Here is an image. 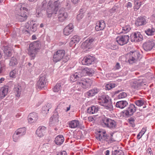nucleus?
<instances>
[{"label":"nucleus","instance_id":"423d86ee","mask_svg":"<svg viewBox=\"0 0 155 155\" xmlns=\"http://www.w3.org/2000/svg\"><path fill=\"white\" fill-rule=\"evenodd\" d=\"M65 51L64 50H59L55 52L53 56V61L55 62L59 61L62 60L64 63L67 62L68 60L65 58Z\"/></svg>","mask_w":155,"mask_h":155},{"label":"nucleus","instance_id":"37998d69","mask_svg":"<svg viewBox=\"0 0 155 155\" xmlns=\"http://www.w3.org/2000/svg\"><path fill=\"white\" fill-rule=\"evenodd\" d=\"M131 28L129 25H126L122 27V32L126 33L128 32L130 30Z\"/></svg>","mask_w":155,"mask_h":155},{"label":"nucleus","instance_id":"1a4fd4ad","mask_svg":"<svg viewBox=\"0 0 155 155\" xmlns=\"http://www.w3.org/2000/svg\"><path fill=\"white\" fill-rule=\"evenodd\" d=\"M37 45L36 42L31 43L29 45L28 53L31 59H34L36 53L39 49V48L37 47Z\"/></svg>","mask_w":155,"mask_h":155},{"label":"nucleus","instance_id":"de8ad7c7","mask_svg":"<svg viewBox=\"0 0 155 155\" xmlns=\"http://www.w3.org/2000/svg\"><path fill=\"white\" fill-rule=\"evenodd\" d=\"M142 3L138 2H137L135 1L134 4L135 5V9L137 10H138L140 8Z\"/></svg>","mask_w":155,"mask_h":155},{"label":"nucleus","instance_id":"473e14b6","mask_svg":"<svg viewBox=\"0 0 155 155\" xmlns=\"http://www.w3.org/2000/svg\"><path fill=\"white\" fill-rule=\"evenodd\" d=\"M128 104V102L125 101H120L117 102L116 107L121 109H123Z\"/></svg>","mask_w":155,"mask_h":155},{"label":"nucleus","instance_id":"f257e3e1","mask_svg":"<svg viewBox=\"0 0 155 155\" xmlns=\"http://www.w3.org/2000/svg\"><path fill=\"white\" fill-rule=\"evenodd\" d=\"M15 9L16 19L21 22L26 21L28 18L27 12L28 11V9L24 7V4L21 3L17 4Z\"/></svg>","mask_w":155,"mask_h":155},{"label":"nucleus","instance_id":"6e6d98bb","mask_svg":"<svg viewBox=\"0 0 155 155\" xmlns=\"http://www.w3.org/2000/svg\"><path fill=\"white\" fill-rule=\"evenodd\" d=\"M83 16L82 14H78L77 16V19L78 20H80L81 19L83 18Z\"/></svg>","mask_w":155,"mask_h":155},{"label":"nucleus","instance_id":"2f4dec72","mask_svg":"<svg viewBox=\"0 0 155 155\" xmlns=\"http://www.w3.org/2000/svg\"><path fill=\"white\" fill-rule=\"evenodd\" d=\"M64 138L63 135H59L55 138L54 142L58 145H61L64 142Z\"/></svg>","mask_w":155,"mask_h":155},{"label":"nucleus","instance_id":"39448f33","mask_svg":"<svg viewBox=\"0 0 155 155\" xmlns=\"http://www.w3.org/2000/svg\"><path fill=\"white\" fill-rule=\"evenodd\" d=\"M99 102L101 105L110 110H112L113 106L111 100L108 96H103L99 98Z\"/></svg>","mask_w":155,"mask_h":155},{"label":"nucleus","instance_id":"7c9ffc66","mask_svg":"<svg viewBox=\"0 0 155 155\" xmlns=\"http://www.w3.org/2000/svg\"><path fill=\"white\" fill-rule=\"evenodd\" d=\"M79 121L76 120H73L68 122L69 127L71 128H75L79 126Z\"/></svg>","mask_w":155,"mask_h":155},{"label":"nucleus","instance_id":"0e129e2a","mask_svg":"<svg viewBox=\"0 0 155 155\" xmlns=\"http://www.w3.org/2000/svg\"><path fill=\"white\" fill-rule=\"evenodd\" d=\"M88 119L89 121H92V120L93 119V118L91 117H88Z\"/></svg>","mask_w":155,"mask_h":155},{"label":"nucleus","instance_id":"052dcab7","mask_svg":"<svg viewBox=\"0 0 155 155\" xmlns=\"http://www.w3.org/2000/svg\"><path fill=\"white\" fill-rule=\"evenodd\" d=\"M66 5L67 7L66 8L67 9H69L70 8V5L69 3H67Z\"/></svg>","mask_w":155,"mask_h":155},{"label":"nucleus","instance_id":"49530a36","mask_svg":"<svg viewBox=\"0 0 155 155\" xmlns=\"http://www.w3.org/2000/svg\"><path fill=\"white\" fill-rule=\"evenodd\" d=\"M135 119L131 117L128 119V121L129 123L130 124L131 126L134 127L135 126L134 121Z\"/></svg>","mask_w":155,"mask_h":155},{"label":"nucleus","instance_id":"0eeeda50","mask_svg":"<svg viewBox=\"0 0 155 155\" xmlns=\"http://www.w3.org/2000/svg\"><path fill=\"white\" fill-rule=\"evenodd\" d=\"M140 57L139 52L138 51H134L127 54V60L130 64H132L139 60Z\"/></svg>","mask_w":155,"mask_h":155},{"label":"nucleus","instance_id":"c756f323","mask_svg":"<svg viewBox=\"0 0 155 155\" xmlns=\"http://www.w3.org/2000/svg\"><path fill=\"white\" fill-rule=\"evenodd\" d=\"M141 82L139 80H135L131 82V87L133 89H138L140 88L141 86Z\"/></svg>","mask_w":155,"mask_h":155},{"label":"nucleus","instance_id":"6e6552de","mask_svg":"<svg viewBox=\"0 0 155 155\" xmlns=\"http://www.w3.org/2000/svg\"><path fill=\"white\" fill-rule=\"evenodd\" d=\"M92 82V80L89 78H82L80 81L77 82V84L78 86L81 87L84 89H87L91 86Z\"/></svg>","mask_w":155,"mask_h":155},{"label":"nucleus","instance_id":"72a5a7b5","mask_svg":"<svg viewBox=\"0 0 155 155\" xmlns=\"http://www.w3.org/2000/svg\"><path fill=\"white\" fill-rule=\"evenodd\" d=\"M80 38L79 36L77 35L74 36L71 38V41L70 42V46L72 47L74 44H76L80 41Z\"/></svg>","mask_w":155,"mask_h":155},{"label":"nucleus","instance_id":"5701e85b","mask_svg":"<svg viewBox=\"0 0 155 155\" xmlns=\"http://www.w3.org/2000/svg\"><path fill=\"white\" fill-rule=\"evenodd\" d=\"M83 76H84V74H79L76 72L72 74L70 77V80L72 82L75 81L77 80H79Z\"/></svg>","mask_w":155,"mask_h":155},{"label":"nucleus","instance_id":"a18cd8bd","mask_svg":"<svg viewBox=\"0 0 155 155\" xmlns=\"http://www.w3.org/2000/svg\"><path fill=\"white\" fill-rule=\"evenodd\" d=\"M115 84H107L105 86L106 90H109L115 87Z\"/></svg>","mask_w":155,"mask_h":155},{"label":"nucleus","instance_id":"3c124183","mask_svg":"<svg viewBox=\"0 0 155 155\" xmlns=\"http://www.w3.org/2000/svg\"><path fill=\"white\" fill-rule=\"evenodd\" d=\"M51 107V105L50 104H47V105L44 107V108H47L46 110L47 111V113H48V111L49 110V109H50Z\"/></svg>","mask_w":155,"mask_h":155},{"label":"nucleus","instance_id":"338daca9","mask_svg":"<svg viewBox=\"0 0 155 155\" xmlns=\"http://www.w3.org/2000/svg\"><path fill=\"white\" fill-rule=\"evenodd\" d=\"M70 107H71V105H69L68 107H67L66 111L67 112V111H68L69 110H70Z\"/></svg>","mask_w":155,"mask_h":155},{"label":"nucleus","instance_id":"58836bf2","mask_svg":"<svg viewBox=\"0 0 155 155\" xmlns=\"http://www.w3.org/2000/svg\"><path fill=\"white\" fill-rule=\"evenodd\" d=\"M155 32V29L152 27L148 28L145 31V33L148 36L153 35Z\"/></svg>","mask_w":155,"mask_h":155},{"label":"nucleus","instance_id":"e433bc0d","mask_svg":"<svg viewBox=\"0 0 155 155\" xmlns=\"http://www.w3.org/2000/svg\"><path fill=\"white\" fill-rule=\"evenodd\" d=\"M16 96L17 97L20 96L21 91V87L18 85H15L14 89Z\"/></svg>","mask_w":155,"mask_h":155},{"label":"nucleus","instance_id":"20e7f679","mask_svg":"<svg viewBox=\"0 0 155 155\" xmlns=\"http://www.w3.org/2000/svg\"><path fill=\"white\" fill-rule=\"evenodd\" d=\"M101 124L103 127L112 130L117 127V122L115 120L105 117L102 118Z\"/></svg>","mask_w":155,"mask_h":155},{"label":"nucleus","instance_id":"8fccbe9b","mask_svg":"<svg viewBox=\"0 0 155 155\" xmlns=\"http://www.w3.org/2000/svg\"><path fill=\"white\" fill-rule=\"evenodd\" d=\"M127 95L125 92H122L119 94L118 95V97L119 98H123L127 97Z\"/></svg>","mask_w":155,"mask_h":155},{"label":"nucleus","instance_id":"bb28decb","mask_svg":"<svg viewBox=\"0 0 155 155\" xmlns=\"http://www.w3.org/2000/svg\"><path fill=\"white\" fill-rule=\"evenodd\" d=\"M38 119L37 114L35 113H30L28 117V121L30 123L35 122Z\"/></svg>","mask_w":155,"mask_h":155},{"label":"nucleus","instance_id":"9d476101","mask_svg":"<svg viewBox=\"0 0 155 155\" xmlns=\"http://www.w3.org/2000/svg\"><path fill=\"white\" fill-rule=\"evenodd\" d=\"M26 129L25 127L18 129L15 131L13 136V140L17 142L20 137L24 135L26 133Z\"/></svg>","mask_w":155,"mask_h":155},{"label":"nucleus","instance_id":"b1692460","mask_svg":"<svg viewBox=\"0 0 155 155\" xmlns=\"http://www.w3.org/2000/svg\"><path fill=\"white\" fill-rule=\"evenodd\" d=\"M147 21L145 18L142 17H139L136 20L135 24L137 26L145 25Z\"/></svg>","mask_w":155,"mask_h":155},{"label":"nucleus","instance_id":"f704fd0d","mask_svg":"<svg viewBox=\"0 0 155 155\" xmlns=\"http://www.w3.org/2000/svg\"><path fill=\"white\" fill-rule=\"evenodd\" d=\"M98 110L97 107L95 106H93L89 107L88 108L87 112L90 114H93L97 113Z\"/></svg>","mask_w":155,"mask_h":155},{"label":"nucleus","instance_id":"69168bd1","mask_svg":"<svg viewBox=\"0 0 155 155\" xmlns=\"http://www.w3.org/2000/svg\"><path fill=\"white\" fill-rule=\"evenodd\" d=\"M131 6H132L131 3L130 2H128V3L127 7H131Z\"/></svg>","mask_w":155,"mask_h":155},{"label":"nucleus","instance_id":"bf43d9fd","mask_svg":"<svg viewBox=\"0 0 155 155\" xmlns=\"http://www.w3.org/2000/svg\"><path fill=\"white\" fill-rule=\"evenodd\" d=\"M119 151L117 150H115L114 152V154L117 155V154H118L117 155H122L121 154H118L119 153Z\"/></svg>","mask_w":155,"mask_h":155},{"label":"nucleus","instance_id":"4468645a","mask_svg":"<svg viewBox=\"0 0 155 155\" xmlns=\"http://www.w3.org/2000/svg\"><path fill=\"white\" fill-rule=\"evenodd\" d=\"M95 58L93 56L88 55L85 56L82 61L83 64L89 65L94 63Z\"/></svg>","mask_w":155,"mask_h":155},{"label":"nucleus","instance_id":"c03bdc74","mask_svg":"<svg viewBox=\"0 0 155 155\" xmlns=\"http://www.w3.org/2000/svg\"><path fill=\"white\" fill-rule=\"evenodd\" d=\"M135 104L139 107L143 106L144 104V101L142 100H137L134 102Z\"/></svg>","mask_w":155,"mask_h":155},{"label":"nucleus","instance_id":"e2e57ef3","mask_svg":"<svg viewBox=\"0 0 155 155\" xmlns=\"http://www.w3.org/2000/svg\"><path fill=\"white\" fill-rule=\"evenodd\" d=\"M78 0H71L72 2L74 4H76L78 2Z\"/></svg>","mask_w":155,"mask_h":155},{"label":"nucleus","instance_id":"5fc2aeb1","mask_svg":"<svg viewBox=\"0 0 155 155\" xmlns=\"http://www.w3.org/2000/svg\"><path fill=\"white\" fill-rule=\"evenodd\" d=\"M120 68V64L118 63H117L116 64V65H115V66L114 67V68L116 69H119Z\"/></svg>","mask_w":155,"mask_h":155},{"label":"nucleus","instance_id":"4d7b16f0","mask_svg":"<svg viewBox=\"0 0 155 155\" xmlns=\"http://www.w3.org/2000/svg\"><path fill=\"white\" fill-rule=\"evenodd\" d=\"M58 154L59 155H66V153L65 151H63L61 152H59Z\"/></svg>","mask_w":155,"mask_h":155},{"label":"nucleus","instance_id":"412c9836","mask_svg":"<svg viewBox=\"0 0 155 155\" xmlns=\"http://www.w3.org/2000/svg\"><path fill=\"white\" fill-rule=\"evenodd\" d=\"M58 117L57 113L54 114L50 118L49 121V124L51 126L57 125L58 122Z\"/></svg>","mask_w":155,"mask_h":155},{"label":"nucleus","instance_id":"7ed1b4c3","mask_svg":"<svg viewBox=\"0 0 155 155\" xmlns=\"http://www.w3.org/2000/svg\"><path fill=\"white\" fill-rule=\"evenodd\" d=\"M60 4V2L59 0L56 1L54 3H53L51 1H49L48 4L47 10V14L48 17H51L53 14H56Z\"/></svg>","mask_w":155,"mask_h":155},{"label":"nucleus","instance_id":"2eb2a0df","mask_svg":"<svg viewBox=\"0 0 155 155\" xmlns=\"http://www.w3.org/2000/svg\"><path fill=\"white\" fill-rule=\"evenodd\" d=\"M129 39L130 38L128 35H122L117 37L116 38V40L119 45H123L128 42Z\"/></svg>","mask_w":155,"mask_h":155},{"label":"nucleus","instance_id":"a211bd4d","mask_svg":"<svg viewBox=\"0 0 155 155\" xmlns=\"http://www.w3.org/2000/svg\"><path fill=\"white\" fill-rule=\"evenodd\" d=\"M143 36L139 32H135L130 35L132 42H139L143 40Z\"/></svg>","mask_w":155,"mask_h":155},{"label":"nucleus","instance_id":"4be33fe9","mask_svg":"<svg viewBox=\"0 0 155 155\" xmlns=\"http://www.w3.org/2000/svg\"><path fill=\"white\" fill-rule=\"evenodd\" d=\"M105 26L104 21L103 20H101L96 23L95 29L97 31L102 30L104 28Z\"/></svg>","mask_w":155,"mask_h":155},{"label":"nucleus","instance_id":"680f3d73","mask_svg":"<svg viewBox=\"0 0 155 155\" xmlns=\"http://www.w3.org/2000/svg\"><path fill=\"white\" fill-rule=\"evenodd\" d=\"M105 155H109L110 151L108 150H107L105 152Z\"/></svg>","mask_w":155,"mask_h":155},{"label":"nucleus","instance_id":"79ce46f5","mask_svg":"<svg viewBox=\"0 0 155 155\" xmlns=\"http://www.w3.org/2000/svg\"><path fill=\"white\" fill-rule=\"evenodd\" d=\"M1 68H0V74H1L5 69V61L2 60L0 61Z\"/></svg>","mask_w":155,"mask_h":155},{"label":"nucleus","instance_id":"6ab92c4d","mask_svg":"<svg viewBox=\"0 0 155 155\" xmlns=\"http://www.w3.org/2000/svg\"><path fill=\"white\" fill-rule=\"evenodd\" d=\"M47 80L44 76H40L37 82V85L38 88L41 89L46 85Z\"/></svg>","mask_w":155,"mask_h":155},{"label":"nucleus","instance_id":"f03ea898","mask_svg":"<svg viewBox=\"0 0 155 155\" xmlns=\"http://www.w3.org/2000/svg\"><path fill=\"white\" fill-rule=\"evenodd\" d=\"M98 136L96 137L97 140L103 142H106L108 143L114 142L115 140L113 138V135L111 134H107L104 130L99 131Z\"/></svg>","mask_w":155,"mask_h":155},{"label":"nucleus","instance_id":"a19ab883","mask_svg":"<svg viewBox=\"0 0 155 155\" xmlns=\"http://www.w3.org/2000/svg\"><path fill=\"white\" fill-rule=\"evenodd\" d=\"M146 131V128H143L141 131L137 134V138L138 140H139L144 134Z\"/></svg>","mask_w":155,"mask_h":155},{"label":"nucleus","instance_id":"9b49d317","mask_svg":"<svg viewBox=\"0 0 155 155\" xmlns=\"http://www.w3.org/2000/svg\"><path fill=\"white\" fill-rule=\"evenodd\" d=\"M1 45L2 49L5 55L7 57H11L12 55L11 48L10 45L6 41H3L2 42Z\"/></svg>","mask_w":155,"mask_h":155},{"label":"nucleus","instance_id":"c85d7f7f","mask_svg":"<svg viewBox=\"0 0 155 155\" xmlns=\"http://www.w3.org/2000/svg\"><path fill=\"white\" fill-rule=\"evenodd\" d=\"M94 73V71L92 69L86 68L82 69L81 74H84V76L87 74L89 76H91L93 75Z\"/></svg>","mask_w":155,"mask_h":155},{"label":"nucleus","instance_id":"4c0bfd02","mask_svg":"<svg viewBox=\"0 0 155 155\" xmlns=\"http://www.w3.org/2000/svg\"><path fill=\"white\" fill-rule=\"evenodd\" d=\"M18 61L14 57H12L9 61V65L10 66L15 67L18 63Z\"/></svg>","mask_w":155,"mask_h":155},{"label":"nucleus","instance_id":"774afa93","mask_svg":"<svg viewBox=\"0 0 155 155\" xmlns=\"http://www.w3.org/2000/svg\"><path fill=\"white\" fill-rule=\"evenodd\" d=\"M2 155H12L11 154L8 153L6 152L4 153Z\"/></svg>","mask_w":155,"mask_h":155},{"label":"nucleus","instance_id":"393cba45","mask_svg":"<svg viewBox=\"0 0 155 155\" xmlns=\"http://www.w3.org/2000/svg\"><path fill=\"white\" fill-rule=\"evenodd\" d=\"M8 91V87L4 86L0 89V99H3L7 94Z\"/></svg>","mask_w":155,"mask_h":155},{"label":"nucleus","instance_id":"13d9d810","mask_svg":"<svg viewBox=\"0 0 155 155\" xmlns=\"http://www.w3.org/2000/svg\"><path fill=\"white\" fill-rule=\"evenodd\" d=\"M39 8H37L36 9V13H37V16H39L41 15V13L39 12Z\"/></svg>","mask_w":155,"mask_h":155},{"label":"nucleus","instance_id":"603ef678","mask_svg":"<svg viewBox=\"0 0 155 155\" xmlns=\"http://www.w3.org/2000/svg\"><path fill=\"white\" fill-rule=\"evenodd\" d=\"M46 6V2L45 1H44L42 2V5L41 8L42 10H44L45 8V7Z\"/></svg>","mask_w":155,"mask_h":155},{"label":"nucleus","instance_id":"f8f14e48","mask_svg":"<svg viewBox=\"0 0 155 155\" xmlns=\"http://www.w3.org/2000/svg\"><path fill=\"white\" fill-rule=\"evenodd\" d=\"M136 107L134 104H130L126 110L123 111L124 115L126 117L132 115L136 112Z\"/></svg>","mask_w":155,"mask_h":155},{"label":"nucleus","instance_id":"c9c22d12","mask_svg":"<svg viewBox=\"0 0 155 155\" xmlns=\"http://www.w3.org/2000/svg\"><path fill=\"white\" fill-rule=\"evenodd\" d=\"M99 89L97 88L89 90L87 93V95L89 96H93L99 91Z\"/></svg>","mask_w":155,"mask_h":155},{"label":"nucleus","instance_id":"ddd939ff","mask_svg":"<svg viewBox=\"0 0 155 155\" xmlns=\"http://www.w3.org/2000/svg\"><path fill=\"white\" fill-rule=\"evenodd\" d=\"M68 17L67 13L65 9L64 8H61L58 12V20L61 22L64 21Z\"/></svg>","mask_w":155,"mask_h":155},{"label":"nucleus","instance_id":"dca6fc26","mask_svg":"<svg viewBox=\"0 0 155 155\" xmlns=\"http://www.w3.org/2000/svg\"><path fill=\"white\" fill-rule=\"evenodd\" d=\"M155 41L152 39L149 40L143 44V49L146 51H150L155 45Z\"/></svg>","mask_w":155,"mask_h":155},{"label":"nucleus","instance_id":"f3484780","mask_svg":"<svg viewBox=\"0 0 155 155\" xmlns=\"http://www.w3.org/2000/svg\"><path fill=\"white\" fill-rule=\"evenodd\" d=\"M25 27L28 30L35 32L37 29V25L33 20L28 21L25 24Z\"/></svg>","mask_w":155,"mask_h":155},{"label":"nucleus","instance_id":"864d4df0","mask_svg":"<svg viewBox=\"0 0 155 155\" xmlns=\"http://www.w3.org/2000/svg\"><path fill=\"white\" fill-rule=\"evenodd\" d=\"M152 150L150 148L148 149L146 151V154L147 155H152V153L151 152Z\"/></svg>","mask_w":155,"mask_h":155},{"label":"nucleus","instance_id":"ea45409f","mask_svg":"<svg viewBox=\"0 0 155 155\" xmlns=\"http://www.w3.org/2000/svg\"><path fill=\"white\" fill-rule=\"evenodd\" d=\"M61 85V83L60 82L57 83L53 88V91L55 92H58L61 90L62 88Z\"/></svg>","mask_w":155,"mask_h":155},{"label":"nucleus","instance_id":"a878e982","mask_svg":"<svg viewBox=\"0 0 155 155\" xmlns=\"http://www.w3.org/2000/svg\"><path fill=\"white\" fill-rule=\"evenodd\" d=\"M73 26L71 23H70L64 29L63 33L65 35H69L73 31Z\"/></svg>","mask_w":155,"mask_h":155},{"label":"nucleus","instance_id":"aec40b11","mask_svg":"<svg viewBox=\"0 0 155 155\" xmlns=\"http://www.w3.org/2000/svg\"><path fill=\"white\" fill-rule=\"evenodd\" d=\"M94 41L93 38H89L82 44L81 48L83 49H90L91 48V45Z\"/></svg>","mask_w":155,"mask_h":155},{"label":"nucleus","instance_id":"cd10ccee","mask_svg":"<svg viewBox=\"0 0 155 155\" xmlns=\"http://www.w3.org/2000/svg\"><path fill=\"white\" fill-rule=\"evenodd\" d=\"M46 128L44 126L39 127L36 130V134L39 137L43 136L45 133Z\"/></svg>","mask_w":155,"mask_h":155},{"label":"nucleus","instance_id":"09e8293b","mask_svg":"<svg viewBox=\"0 0 155 155\" xmlns=\"http://www.w3.org/2000/svg\"><path fill=\"white\" fill-rule=\"evenodd\" d=\"M17 73L16 71L14 70L10 72L9 74L10 76L12 78H15L16 76Z\"/></svg>","mask_w":155,"mask_h":155}]
</instances>
